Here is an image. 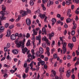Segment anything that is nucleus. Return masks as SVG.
I'll list each match as a JSON object with an SVG mask.
<instances>
[{"label":"nucleus","mask_w":79,"mask_h":79,"mask_svg":"<svg viewBox=\"0 0 79 79\" xmlns=\"http://www.w3.org/2000/svg\"><path fill=\"white\" fill-rule=\"evenodd\" d=\"M52 73L50 75L51 77H55L56 75V71L52 70Z\"/></svg>","instance_id":"obj_9"},{"label":"nucleus","mask_w":79,"mask_h":79,"mask_svg":"<svg viewBox=\"0 0 79 79\" xmlns=\"http://www.w3.org/2000/svg\"><path fill=\"white\" fill-rule=\"evenodd\" d=\"M76 38L75 36H73V42H75L76 41Z\"/></svg>","instance_id":"obj_41"},{"label":"nucleus","mask_w":79,"mask_h":79,"mask_svg":"<svg viewBox=\"0 0 79 79\" xmlns=\"http://www.w3.org/2000/svg\"><path fill=\"white\" fill-rule=\"evenodd\" d=\"M44 68L46 69H48L47 68V66L46 64H45L44 65Z\"/></svg>","instance_id":"obj_56"},{"label":"nucleus","mask_w":79,"mask_h":79,"mask_svg":"<svg viewBox=\"0 0 79 79\" xmlns=\"http://www.w3.org/2000/svg\"><path fill=\"white\" fill-rule=\"evenodd\" d=\"M2 11H1L0 12V14L2 15L1 20H4L6 19V17H4L5 15H8L9 12H7L6 11H5L6 10V7H2Z\"/></svg>","instance_id":"obj_1"},{"label":"nucleus","mask_w":79,"mask_h":79,"mask_svg":"<svg viewBox=\"0 0 79 79\" xmlns=\"http://www.w3.org/2000/svg\"><path fill=\"white\" fill-rule=\"evenodd\" d=\"M12 52L15 54H17L18 53V51L17 50L15 49L12 51Z\"/></svg>","instance_id":"obj_21"},{"label":"nucleus","mask_w":79,"mask_h":79,"mask_svg":"<svg viewBox=\"0 0 79 79\" xmlns=\"http://www.w3.org/2000/svg\"><path fill=\"white\" fill-rule=\"evenodd\" d=\"M9 26V23H6L5 25V28H7V27H8Z\"/></svg>","instance_id":"obj_37"},{"label":"nucleus","mask_w":79,"mask_h":79,"mask_svg":"<svg viewBox=\"0 0 79 79\" xmlns=\"http://www.w3.org/2000/svg\"><path fill=\"white\" fill-rule=\"evenodd\" d=\"M5 29V28L4 27H0V32H2L4 31Z\"/></svg>","instance_id":"obj_20"},{"label":"nucleus","mask_w":79,"mask_h":79,"mask_svg":"<svg viewBox=\"0 0 79 79\" xmlns=\"http://www.w3.org/2000/svg\"><path fill=\"white\" fill-rule=\"evenodd\" d=\"M39 15L41 19L44 18L45 16V14H39Z\"/></svg>","instance_id":"obj_17"},{"label":"nucleus","mask_w":79,"mask_h":79,"mask_svg":"<svg viewBox=\"0 0 79 79\" xmlns=\"http://www.w3.org/2000/svg\"><path fill=\"white\" fill-rule=\"evenodd\" d=\"M7 59L8 60L11 59V58H10V56L9 55L7 56Z\"/></svg>","instance_id":"obj_57"},{"label":"nucleus","mask_w":79,"mask_h":79,"mask_svg":"<svg viewBox=\"0 0 79 79\" xmlns=\"http://www.w3.org/2000/svg\"><path fill=\"white\" fill-rule=\"evenodd\" d=\"M41 36L40 35H39L38 36H36V40H39V44H40L41 43Z\"/></svg>","instance_id":"obj_10"},{"label":"nucleus","mask_w":79,"mask_h":79,"mask_svg":"<svg viewBox=\"0 0 79 79\" xmlns=\"http://www.w3.org/2000/svg\"><path fill=\"white\" fill-rule=\"evenodd\" d=\"M30 45H31V43H30V42H29V41H28L26 44L27 46H28Z\"/></svg>","instance_id":"obj_36"},{"label":"nucleus","mask_w":79,"mask_h":79,"mask_svg":"<svg viewBox=\"0 0 79 79\" xmlns=\"http://www.w3.org/2000/svg\"><path fill=\"white\" fill-rule=\"evenodd\" d=\"M55 58H57V60H60V58L58 57H57V56L56 54L54 56H53Z\"/></svg>","instance_id":"obj_32"},{"label":"nucleus","mask_w":79,"mask_h":79,"mask_svg":"<svg viewBox=\"0 0 79 79\" xmlns=\"http://www.w3.org/2000/svg\"><path fill=\"white\" fill-rule=\"evenodd\" d=\"M15 43L17 44V46L18 48H20L22 46V47L23 48H24V43L20 42L18 43V41H16Z\"/></svg>","instance_id":"obj_2"},{"label":"nucleus","mask_w":79,"mask_h":79,"mask_svg":"<svg viewBox=\"0 0 79 79\" xmlns=\"http://www.w3.org/2000/svg\"><path fill=\"white\" fill-rule=\"evenodd\" d=\"M68 47L70 48L72 50V47H73V44L69 43L68 44Z\"/></svg>","instance_id":"obj_30"},{"label":"nucleus","mask_w":79,"mask_h":79,"mask_svg":"<svg viewBox=\"0 0 79 79\" xmlns=\"http://www.w3.org/2000/svg\"><path fill=\"white\" fill-rule=\"evenodd\" d=\"M21 1H22L23 2H25V3L26 4H25V6L26 7H27V0H21Z\"/></svg>","instance_id":"obj_31"},{"label":"nucleus","mask_w":79,"mask_h":79,"mask_svg":"<svg viewBox=\"0 0 79 79\" xmlns=\"http://www.w3.org/2000/svg\"><path fill=\"white\" fill-rule=\"evenodd\" d=\"M40 53L39 51H37L36 53V56L38 57H40L41 54H40Z\"/></svg>","instance_id":"obj_22"},{"label":"nucleus","mask_w":79,"mask_h":79,"mask_svg":"<svg viewBox=\"0 0 79 79\" xmlns=\"http://www.w3.org/2000/svg\"><path fill=\"white\" fill-rule=\"evenodd\" d=\"M52 79H54L53 78ZM55 79H59V77L57 76H56L55 77Z\"/></svg>","instance_id":"obj_64"},{"label":"nucleus","mask_w":79,"mask_h":79,"mask_svg":"<svg viewBox=\"0 0 79 79\" xmlns=\"http://www.w3.org/2000/svg\"><path fill=\"white\" fill-rule=\"evenodd\" d=\"M27 66V64H24V68H26Z\"/></svg>","instance_id":"obj_62"},{"label":"nucleus","mask_w":79,"mask_h":79,"mask_svg":"<svg viewBox=\"0 0 79 79\" xmlns=\"http://www.w3.org/2000/svg\"><path fill=\"white\" fill-rule=\"evenodd\" d=\"M46 31V28L45 27H44L43 28H42V31L44 32H45Z\"/></svg>","instance_id":"obj_49"},{"label":"nucleus","mask_w":79,"mask_h":79,"mask_svg":"<svg viewBox=\"0 0 79 79\" xmlns=\"http://www.w3.org/2000/svg\"><path fill=\"white\" fill-rule=\"evenodd\" d=\"M42 40L43 41H45L48 46H50V45L51 44L50 43V41H49L47 39L46 36H44V37L42 38Z\"/></svg>","instance_id":"obj_3"},{"label":"nucleus","mask_w":79,"mask_h":79,"mask_svg":"<svg viewBox=\"0 0 79 79\" xmlns=\"http://www.w3.org/2000/svg\"><path fill=\"white\" fill-rule=\"evenodd\" d=\"M66 43H64L63 45V54H65L66 52Z\"/></svg>","instance_id":"obj_4"},{"label":"nucleus","mask_w":79,"mask_h":79,"mask_svg":"<svg viewBox=\"0 0 79 79\" xmlns=\"http://www.w3.org/2000/svg\"><path fill=\"white\" fill-rule=\"evenodd\" d=\"M53 4V2L52 1H51V0H49L48 2L47 6L48 7H49L50 6L52 5Z\"/></svg>","instance_id":"obj_7"},{"label":"nucleus","mask_w":79,"mask_h":79,"mask_svg":"<svg viewBox=\"0 0 79 79\" xmlns=\"http://www.w3.org/2000/svg\"><path fill=\"white\" fill-rule=\"evenodd\" d=\"M71 58V56H69V55H68L67 56V59H68V60H69Z\"/></svg>","instance_id":"obj_61"},{"label":"nucleus","mask_w":79,"mask_h":79,"mask_svg":"<svg viewBox=\"0 0 79 79\" xmlns=\"http://www.w3.org/2000/svg\"><path fill=\"white\" fill-rule=\"evenodd\" d=\"M20 13L21 14H22L23 17L27 15V12L26 11H23V10H20Z\"/></svg>","instance_id":"obj_6"},{"label":"nucleus","mask_w":79,"mask_h":79,"mask_svg":"<svg viewBox=\"0 0 79 79\" xmlns=\"http://www.w3.org/2000/svg\"><path fill=\"white\" fill-rule=\"evenodd\" d=\"M26 22L28 26H30L31 24V21L29 19H27L26 20Z\"/></svg>","instance_id":"obj_8"},{"label":"nucleus","mask_w":79,"mask_h":79,"mask_svg":"<svg viewBox=\"0 0 79 79\" xmlns=\"http://www.w3.org/2000/svg\"><path fill=\"white\" fill-rule=\"evenodd\" d=\"M16 76L19 77V78H21V75L20 74H18L16 75Z\"/></svg>","instance_id":"obj_60"},{"label":"nucleus","mask_w":79,"mask_h":79,"mask_svg":"<svg viewBox=\"0 0 79 79\" xmlns=\"http://www.w3.org/2000/svg\"><path fill=\"white\" fill-rule=\"evenodd\" d=\"M10 47V43H8L7 44L6 48H9Z\"/></svg>","instance_id":"obj_55"},{"label":"nucleus","mask_w":79,"mask_h":79,"mask_svg":"<svg viewBox=\"0 0 79 79\" xmlns=\"http://www.w3.org/2000/svg\"><path fill=\"white\" fill-rule=\"evenodd\" d=\"M42 46L44 48H46V44L45 43H43L42 44Z\"/></svg>","instance_id":"obj_42"},{"label":"nucleus","mask_w":79,"mask_h":79,"mask_svg":"<svg viewBox=\"0 0 79 79\" xmlns=\"http://www.w3.org/2000/svg\"><path fill=\"white\" fill-rule=\"evenodd\" d=\"M39 52L40 54H42L44 52V50L42 48H39Z\"/></svg>","instance_id":"obj_19"},{"label":"nucleus","mask_w":79,"mask_h":79,"mask_svg":"<svg viewBox=\"0 0 79 79\" xmlns=\"http://www.w3.org/2000/svg\"><path fill=\"white\" fill-rule=\"evenodd\" d=\"M32 36H33V37L32 38V40H35V35H34V34H32Z\"/></svg>","instance_id":"obj_58"},{"label":"nucleus","mask_w":79,"mask_h":79,"mask_svg":"<svg viewBox=\"0 0 79 79\" xmlns=\"http://www.w3.org/2000/svg\"><path fill=\"white\" fill-rule=\"evenodd\" d=\"M21 15H18V19H16L15 20L16 22H18V21H19V20H20V19H21Z\"/></svg>","instance_id":"obj_23"},{"label":"nucleus","mask_w":79,"mask_h":79,"mask_svg":"<svg viewBox=\"0 0 79 79\" xmlns=\"http://www.w3.org/2000/svg\"><path fill=\"white\" fill-rule=\"evenodd\" d=\"M29 69V67H27L25 69V73H27Z\"/></svg>","instance_id":"obj_40"},{"label":"nucleus","mask_w":79,"mask_h":79,"mask_svg":"<svg viewBox=\"0 0 79 79\" xmlns=\"http://www.w3.org/2000/svg\"><path fill=\"white\" fill-rule=\"evenodd\" d=\"M64 69V68H60V69H59V70L60 72H62L63 73L64 72V71L63 70V69Z\"/></svg>","instance_id":"obj_28"},{"label":"nucleus","mask_w":79,"mask_h":79,"mask_svg":"<svg viewBox=\"0 0 79 79\" xmlns=\"http://www.w3.org/2000/svg\"><path fill=\"white\" fill-rule=\"evenodd\" d=\"M35 13L36 14H38L40 13V10H37V11H35Z\"/></svg>","instance_id":"obj_35"},{"label":"nucleus","mask_w":79,"mask_h":79,"mask_svg":"<svg viewBox=\"0 0 79 79\" xmlns=\"http://www.w3.org/2000/svg\"><path fill=\"white\" fill-rule=\"evenodd\" d=\"M47 18V17H45L44 19V22L45 23L46 22Z\"/></svg>","instance_id":"obj_59"},{"label":"nucleus","mask_w":79,"mask_h":79,"mask_svg":"<svg viewBox=\"0 0 79 79\" xmlns=\"http://www.w3.org/2000/svg\"><path fill=\"white\" fill-rule=\"evenodd\" d=\"M34 59H33L32 58H30L29 57H28V59H27V61L28 62H30L31 61V60H32Z\"/></svg>","instance_id":"obj_24"},{"label":"nucleus","mask_w":79,"mask_h":79,"mask_svg":"<svg viewBox=\"0 0 79 79\" xmlns=\"http://www.w3.org/2000/svg\"><path fill=\"white\" fill-rule=\"evenodd\" d=\"M10 39L12 40H15L16 39V37L14 35H12L10 36Z\"/></svg>","instance_id":"obj_18"},{"label":"nucleus","mask_w":79,"mask_h":79,"mask_svg":"<svg viewBox=\"0 0 79 79\" xmlns=\"http://www.w3.org/2000/svg\"><path fill=\"white\" fill-rule=\"evenodd\" d=\"M30 37V34L29 33H27V35L26 36V37L27 38H28Z\"/></svg>","instance_id":"obj_47"},{"label":"nucleus","mask_w":79,"mask_h":79,"mask_svg":"<svg viewBox=\"0 0 79 79\" xmlns=\"http://www.w3.org/2000/svg\"><path fill=\"white\" fill-rule=\"evenodd\" d=\"M34 50L33 49H32L31 50V52L33 54V55L34 56V55H35V52H34Z\"/></svg>","instance_id":"obj_51"},{"label":"nucleus","mask_w":79,"mask_h":79,"mask_svg":"<svg viewBox=\"0 0 79 79\" xmlns=\"http://www.w3.org/2000/svg\"><path fill=\"white\" fill-rule=\"evenodd\" d=\"M70 13V10L69 9L68 10V11L67 12V15H69V14Z\"/></svg>","instance_id":"obj_38"},{"label":"nucleus","mask_w":79,"mask_h":79,"mask_svg":"<svg viewBox=\"0 0 79 79\" xmlns=\"http://www.w3.org/2000/svg\"><path fill=\"white\" fill-rule=\"evenodd\" d=\"M14 27V25H10L9 27L10 29H12Z\"/></svg>","instance_id":"obj_48"},{"label":"nucleus","mask_w":79,"mask_h":79,"mask_svg":"<svg viewBox=\"0 0 79 79\" xmlns=\"http://www.w3.org/2000/svg\"><path fill=\"white\" fill-rule=\"evenodd\" d=\"M69 1H67L66 2V4L67 5H69L70 4L71 5L72 4V2H70Z\"/></svg>","instance_id":"obj_29"},{"label":"nucleus","mask_w":79,"mask_h":79,"mask_svg":"<svg viewBox=\"0 0 79 79\" xmlns=\"http://www.w3.org/2000/svg\"><path fill=\"white\" fill-rule=\"evenodd\" d=\"M40 63H41L40 62H40H38V65L37 66L36 65V67H37V66H40Z\"/></svg>","instance_id":"obj_52"},{"label":"nucleus","mask_w":79,"mask_h":79,"mask_svg":"<svg viewBox=\"0 0 79 79\" xmlns=\"http://www.w3.org/2000/svg\"><path fill=\"white\" fill-rule=\"evenodd\" d=\"M77 27V25L75 23V24H73V29H75L76 28V27Z\"/></svg>","instance_id":"obj_43"},{"label":"nucleus","mask_w":79,"mask_h":79,"mask_svg":"<svg viewBox=\"0 0 79 79\" xmlns=\"http://www.w3.org/2000/svg\"><path fill=\"white\" fill-rule=\"evenodd\" d=\"M34 4V0H31L30 1V4L31 6H33Z\"/></svg>","instance_id":"obj_25"},{"label":"nucleus","mask_w":79,"mask_h":79,"mask_svg":"<svg viewBox=\"0 0 79 79\" xmlns=\"http://www.w3.org/2000/svg\"><path fill=\"white\" fill-rule=\"evenodd\" d=\"M33 64L34 61H31V64H30V66L31 67L30 69L32 70V71H35V70H36V69L32 68V67H33Z\"/></svg>","instance_id":"obj_5"},{"label":"nucleus","mask_w":79,"mask_h":79,"mask_svg":"<svg viewBox=\"0 0 79 79\" xmlns=\"http://www.w3.org/2000/svg\"><path fill=\"white\" fill-rule=\"evenodd\" d=\"M73 2H76V3L78 4L79 2V0H73Z\"/></svg>","instance_id":"obj_34"},{"label":"nucleus","mask_w":79,"mask_h":79,"mask_svg":"<svg viewBox=\"0 0 79 79\" xmlns=\"http://www.w3.org/2000/svg\"><path fill=\"white\" fill-rule=\"evenodd\" d=\"M40 62L41 63V65L43 66L45 64V62L44 61H42V60H41L40 61Z\"/></svg>","instance_id":"obj_50"},{"label":"nucleus","mask_w":79,"mask_h":79,"mask_svg":"<svg viewBox=\"0 0 79 79\" xmlns=\"http://www.w3.org/2000/svg\"><path fill=\"white\" fill-rule=\"evenodd\" d=\"M32 31H33L34 34H34V35H37V32L36 30H34V29H33Z\"/></svg>","instance_id":"obj_26"},{"label":"nucleus","mask_w":79,"mask_h":79,"mask_svg":"<svg viewBox=\"0 0 79 79\" xmlns=\"http://www.w3.org/2000/svg\"><path fill=\"white\" fill-rule=\"evenodd\" d=\"M29 57L30 58H33V59H35V57L34 56V55H31V54H29V55L28 56V58Z\"/></svg>","instance_id":"obj_13"},{"label":"nucleus","mask_w":79,"mask_h":79,"mask_svg":"<svg viewBox=\"0 0 79 79\" xmlns=\"http://www.w3.org/2000/svg\"><path fill=\"white\" fill-rule=\"evenodd\" d=\"M7 49H8L7 48L5 47L4 48V51L5 52H6L7 51Z\"/></svg>","instance_id":"obj_54"},{"label":"nucleus","mask_w":79,"mask_h":79,"mask_svg":"<svg viewBox=\"0 0 79 79\" xmlns=\"http://www.w3.org/2000/svg\"><path fill=\"white\" fill-rule=\"evenodd\" d=\"M70 21H71L70 19H69V18L67 19V20H66V22L67 23H69V22Z\"/></svg>","instance_id":"obj_39"},{"label":"nucleus","mask_w":79,"mask_h":79,"mask_svg":"<svg viewBox=\"0 0 79 79\" xmlns=\"http://www.w3.org/2000/svg\"><path fill=\"white\" fill-rule=\"evenodd\" d=\"M27 76H26V75L24 73L23 75V79H25V78H26V77Z\"/></svg>","instance_id":"obj_46"},{"label":"nucleus","mask_w":79,"mask_h":79,"mask_svg":"<svg viewBox=\"0 0 79 79\" xmlns=\"http://www.w3.org/2000/svg\"><path fill=\"white\" fill-rule=\"evenodd\" d=\"M17 70V68H15V70H10V72H11V73H13L16 72V71Z\"/></svg>","instance_id":"obj_27"},{"label":"nucleus","mask_w":79,"mask_h":79,"mask_svg":"<svg viewBox=\"0 0 79 79\" xmlns=\"http://www.w3.org/2000/svg\"><path fill=\"white\" fill-rule=\"evenodd\" d=\"M49 39L50 40H51V37H53L54 35V34L53 33H51L50 34H49Z\"/></svg>","instance_id":"obj_14"},{"label":"nucleus","mask_w":79,"mask_h":79,"mask_svg":"<svg viewBox=\"0 0 79 79\" xmlns=\"http://www.w3.org/2000/svg\"><path fill=\"white\" fill-rule=\"evenodd\" d=\"M75 33V31H74V30H73L71 33V34H72V35H73Z\"/></svg>","instance_id":"obj_45"},{"label":"nucleus","mask_w":79,"mask_h":79,"mask_svg":"<svg viewBox=\"0 0 79 79\" xmlns=\"http://www.w3.org/2000/svg\"><path fill=\"white\" fill-rule=\"evenodd\" d=\"M28 50L27 49V48H26V47H25L24 49H23V50H22V51L23 53L24 54H25L26 53V52H27V50Z\"/></svg>","instance_id":"obj_12"},{"label":"nucleus","mask_w":79,"mask_h":79,"mask_svg":"<svg viewBox=\"0 0 79 79\" xmlns=\"http://www.w3.org/2000/svg\"><path fill=\"white\" fill-rule=\"evenodd\" d=\"M10 35L11 31L10 29L8 30L7 31V35H6V36L9 37H10Z\"/></svg>","instance_id":"obj_11"},{"label":"nucleus","mask_w":79,"mask_h":79,"mask_svg":"<svg viewBox=\"0 0 79 79\" xmlns=\"http://www.w3.org/2000/svg\"><path fill=\"white\" fill-rule=\"evenodd\" d=\"M31 10H27V12L28 13H31Z\"/></svg>","instance_id":"obj_63"},{"label":"nucleus","mask_w":79,"mask_h":79,"mask_svg":"<svg viewBox=\"0 0 79 79\" xmlns=\"http://www.w3.org/2000/svg\"><path fill=\"white\" fill-rule=\"evenodd\" d=\"M52 26H53V25L56 22V19H54V18H53V19H52Z\"/></svg>","instance_id":"obj_15"},{"label":"nucleus","mask_w":79,"mask_h":79,"mask_svg":"<svg viewBox=\"0 0 79 79\" xmlns=\"http://www.w3.org/2000/svg\"><path fill=\"white\" fill-rule=\"evenodd\" d=\"M71 71L70 70H68L67 72L66 76L67 77H69L70 75Z\"/></svg>","instance_id":"obj_16"},{"label":"nucleus","mask_w":79,"mask_h":79,"mask_svg":"<svg viewBox=\"0 0 79 79\" xmlns=\"http://www.w3.org/2000/svg\"><path fill=\"white\" fill-rule=\"evenodd\" d=\"M48 2V0H42V2L43 3H44L45 2Z\"/></svg>","instance_id":"obj_53"},{"label":"nucleus","mask_w":79,"mask_h":79,"mask_svg":"<svg viewBox=\"0 0 79 79\" xmlns=\"http://www.w3.org/2000/svg\"><path fill=\"white\" fill-rule=\"evenodd\" d=\"M60 79H63L62 78V75H63V73L61 72H60Z\"/></svg>","instance_id":"obj_33"},{"label":"nucleus","mask_w":79,"mask_h":79,"mask_svg":"<svg viewBox=\"0 0 79 79\" xmlns=\"http://www.w3.org/2000/svg\"><path fill=\"white\" fill-rule=\"evenodd\" d=\"M8 77V74H6V73H5L4 74V75H3V77H4L7 78Z\"/></svg>","instance_id":"obj_44"}]
</instances>
